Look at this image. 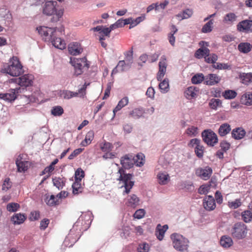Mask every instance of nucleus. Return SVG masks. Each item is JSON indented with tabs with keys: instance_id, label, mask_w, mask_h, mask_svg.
Wrapping results in <instances>:
<instances>
[{
	"instance_id": "nucleus-1",
	"label": "nucleus",
	"mask_w": 252,
	"mask_h": 252,
	"mask_svg": "<svg viewBox=\"0 0 252 252\" xmlns=\"http://www.w3.org/2000/svg\"><path fill=\"white\" fill-rule=\"evenodd\" d=\"M0 72L12 76H19L24 73V70L18 58L13 56L9 59L8 63L3 64Z\"/></svg>"
},
{
	"instance_id": "nucleus-2",
	"label": "nucleus",
	"mask_w": 252,
	"mask_h": 252,
	"mask_svg": "<svg viewBox=\"0 0 252 252\" xmlns=\"http://www.w3.org/2000/svg\"><path fill=\"white\" fill-rule=\"evenodd\" d=\"M57 1L55 0L47 1L45 2L43 7V14L48 16L55 14V16H53L51 19V22H52L58 21L63 13V9H60L58 10L57 8Z\"/></svg>"
},
{
	"instance_id": "nucleus-3",
	"label": "nucleus",
	"mask_w": 252,
	"mask_h": 252,
	"mask_svg": "<svg viewBox=\"0 0 252 252\" xmlns=\"http://www.w3.org/2000/svg\"><path fill=\"white\" fill-rule=\"evenodd\" d=\"M70 63L74 67V75L77 76L81 75L85 70L89 67L90 64L85 57L82 58L71 57Z\"/></svg>"
},
{
	"instance_id": "nucleus-4",
	"label": "nucleus",
	"mask_w": 252,
	"mask_h": 252,
	"mask_svg": "<svg viewBox=\"0 0 252 252\" xmlns=\"http://www.w3.org/2000/svg\"><path fill=\"white\" fill-rule=\"evenodd\" d=\"M170 238L173 247L177 251L184 252L188 249L189 241L183 235L174 233L171 235Z\"/></svg>"
},
{
	"instance_id": "nucleus-5",
	"label": "nucleus",
	"mask_w": 252,
	"mask_h": 252,
	"mask_svg": "<svg viewBox=\"0 0 252 252\" xmlns=\"http://www.w3.org/2000/svg\"><path fill=\"white\" fill-rule=\"evenodd\" d=\"M247 233V226L242 222H237L234 223L231 229L232 237L236 240H242L245 238Z\"/></svg>"
},
{
	"instance_id": "nucleus-6",
	"label": "nucleus",
	"mask_w": 252,
	"mask_h": 252,
	"mask_svg": "<svg viewBox=\"0 0 252 252\" xmlns=\"http://www.w3.org/2000/svg\"><path fill=\"white\" fill-rule=\"evenodd\" d=\"M33 76L30 74H26L18 78L11 79V82L16 83L19 85L21 89L22 93L27 90V87H31L32 85Z\"/></svg>"
},
{
	"instance_id": "nucleus-7",
	"label": "nucleus",
	"mask_w": 252,
	"mask_h": 252,
	"mask_svg": "<svg viewBox=\"0 0 252 252\" xmlns=\"http://www.w3.org/2000/svg\"><path fill=\"white\" fill-rule=\"evenodd\" d=\"M203 141L210 147H213L218 142L217 135L211 129L204 130L201 133Z\"/></svg>"
},
{
	"instance_id": "nucleus-8",
	"label": "nucleus",
	"mask_w": 252,
	"mask_h": 252,
	"mask_svg": "<svg viewBox=\"0 0 252 252\" xmlns=\"http://www.w3.org/2000/svg\"><path fill=\"white\" fill-rule=\"evenodd\" d=\"M21 93V89L20 88L10 89L7 93H0V99L6 102L11 103L17 98L18 94Z\"/></svg>"
},
{
	"instance_id": "nucleus-9",
	"label": "nucleus",
	"mask_w": 252,
	"mask_h": 252,
	"mask_svg": "<svg viewBox=\"0 0 252 252\" xmlns=\"http://www.w3.org/2000/svg\"><path fill=\"white\" fill-rule=\"evenodd\" d=\"M56 32V29L54 31H52L50 33V38L49 40H51L53 45L56 48L63 50L65 48L66 44L64 41L61 39L60 37H57L55 35V33Z\"/></svg>"
},
{
	"instance_id": "nucleus-10",
	"label": "nucleus",
	"mask_w": 252,
	"mask_h": 252,
	"mask_svg": "<svg viewBox=\"0 0 252 252\" xmlns=\"http://www.w3.org/2000/svg\"><path fill=\"white\" fill-rule=\"evenodd\" d=\"M237 29L240 32L249 33L252 32V20H244L237 25Z\"/></svg>"
},
{
	"instance_id": "nucleus-11",
	"label": "nucleus",
	"mask_w": 252,
	"mask_h": 252,
	"mask_svg": "<svg viewBox=\"0 0 252 252\" xmlns=\"http://www.w3.org/2000/svg\"><path fill=\"white\" fill-rule=\"evenodd\" d=\"M120 163L124 169H129L135 164L134 156L130 154L125 155L121 158Z\"/></svg>"
},
{
	"instance_id": "nucleus-12",
	"label": "nucleus",
	"mask_w": 252,
	"mask_h": 252,
	"mask_svg": "<svg viewBox=\"0 0 252 252\" xmlns=\"http://www.w3.org/2000/svg\"><path fill=\"white\" fill-rule=\"evenodd\" d=\"M212 172V169L209 166H206L205 169L198 168L195 171L196 176L204 180H207L209 179Z\"/></svg>"
},
{
	"instance_id": "nucleus-13",
	"label": "nucleus",
	"mask_w": 252,
	"mask_h": 252,
	"mask_svg": "<svg viewBox=\"0 0 252 252\" xmlns=\"http://www.w3.org/2000/svg\"><path fill=\"white\" fill-rule=\"evenodd\" d=\"M203 205L207 211H212L216 208L215 200L212 195L206 196L203 199Z\"/></svg>"
},
{
	"instance_id": "nucleus-14",
	"label": "nucleus",
	"mask_w": 252,
	"mask_h": 252,
	"mask_svg": "<svg viewBox=\"0 0 252 252\" xmlns=\"http://www.w3.org/2000/svg\"><path fill=\"white\" fill-rule=\"evenodd\" d=\"M221 79L216 74L210 73L205 76V81L204 84L208 86H213L220 82Z\"/></svg>"
},
{
	"instance_id": "nucleus-15",
	"label": "nucleus",
	"mask_w": 252,
	"mask_h": 252,
	"mask_svg": "<svg viewBox=\"0 0 252 252\" xmlns=\"http://www.w3.org/2000/svg\"><path fill=\"white\" fill-rule=\"evenodd\" d=\"M68 49L69 53L74 56L79 55L83 51L81 45L78 42L71 43L69 44Z\"/></svg>"
},
{
	"instance_id": "nucleus-16",
	"label": "nucleus",
	"mask_w": 252,
	"mask_h": 252,
	"mask_svg": "<svg viewBox=\"0 0 252 252\" xmlns=\"http://www.w3.org/2000/svg\"><path fill=\"white\" fill-rule=\"evenodd\" d=\"M246 132L242 127H238L233 129L231 131V136L233 138L236 140H240L244 138Z\"/></svg>"
},
{
	"instance_id": "nucleus-17",
	"label": "nucleus",
	"mask_w": 252,
	"mask_h": 252,
	"mask_svg": "<svg viewBox=\"0 0 252 252\" xmlns=\"http://www.w3.org/2000/svg\"><path fill=\"white\" fill-rule=\"evenodd\" d=\"M146 112V110L144 108L140 107L133 109L129 112V115L134 119H138L144 118V114Z\"/></svg>"
},
{
	"instance_id": "nucleus-18",
	"label": "nucleus",
	"mask_w": 252,
	"mask_h": 252,
	"mask_svg": "<svg viewBox=\"0 0 252 252\" xmlns=\"http://www.w3.org/2000/svg\"><path fill=\"white\" fill-rule=\"evenodd\" d=\"M168 228V226L165 224L162 226L160 224H158L156 227V236L157 238L161 241L163 239L164 234Z\"/></svg>"
},
{
	"instance_id": "nucleus-19",
	"label": "nucleus",
	"mask_w": 252,
	"mask_h": 252,
	"mask_svg": "<svg viewBox=\"0 0 252 252\" xmlns=\"http://www.w3.org/2000/svg\"><path fill=\"white\" fill-rule=\"evenodd\" d=\"M198 91L199 89L197 88L194 86H190L188 87L185 91L184 95L187 99H190L196 97V93Z\"/></svg>"
},
{
	"instance_id": "nucleus-20",
	"label": "nucleus",
	"mask_w": 252,
	"mask_h": 252,
	"mask_svg": "<svg viewBox=\"0 0 252 252\" xmlns=\"http://www.w3.org/2000/svg\"><path fill=\"white\" fill-rule=\"evenodd\" d=\"M159 70L157 74V78L158 81H161L166 70V63L164 61H160L158 63Z\"/></svg>"
},
{
	"instance_id": "nucleus-21",
	"label": "nucleus",
	"mask_w": 252,
	"mask_h": 252,
	"mask_svg": "<svg viewBox=\"0 0 252 252\" xmlns=\"http://www.w3.org/2000/svg\"><path fill=\"white\" fill-rule=\"evenodd\" d=\"M210 55V50L205 47H201L195 52L194 57L198 59Z\"/></svg>"
},
{
	"instance_id": "nucleus-22",
	"label": "nucleus",
	"mask_w": 252,
	"mask_h": 252,
	"mask_svg": "<svg viewBox=\"0 0 252 252\" xmlns=\"http://www.w3.org/2000/svg\"><path fill=\"white\" fill-rule=\"evenodd\" d=\"M52 181L54 186L57 188L59 190H61L65 186L66 179L64 177H55L53 178Z\"/></svg>"
},
{
	"instance_id": "nucleus-23",
	"label": "nucleus",
	"mask_w": 252,
	"mask_h": 252,
	"mask_svg": "<svg viewBox=\"0 0 252 252\" xmlns=\"http://www.w3.org/2000/svg\"><path fill=\"white\" fill-rule=\"evenodd\" d=\"M231 130V128L229 124L223 123L220 126L218 129V133L220 136L223 137L229 133Z\"/></svg>"
},
{
	"instance_id": "nucleus-24",
	"label": "nucleus",
	"mask_w": 252,
	"mask_h": 252,
	"mask_svg": "<svg viewBox=\"0 0 252 252\" xmlns=\"http://www.w3.org/2000/svg\"><path fill=\"white\" fill-rule=\"evenodd\" d=\"M27 216L25 214L17 213L11 218V220L14 224H20L24 222Z\"/></svg>"
},
{
	"instance_id": "nucleus-25",
	"label": "nucleus",
	"mask_w": 252,
	"mask_h": 252,
	"mask_svg": "<svg viewBox=\"0 0 252 252\" xmlns=\"http://www.w3.org/2000/svg\"><path fill=\"white\" fill-rule=\"evenodd\" d=\"M220 243L222 247L226 248H229L233 243L232 238L227 235L221 236Z\"/></svg>"
},
{
	"instance_id": "nucleus-26",
	"label": "nucleus",
	"mask_w": 252,
	"mask_h": 252,
	"mask_svg": "<svg viewBox=\"0 0 252 252\" xmlns=\"http://www.w3.org/2000/svg\"><path fill=\"white\" fill-rule=\"evenodd\" d=\"M140 199L136 195L132 194L128 198V206L131 208H135L139 205Z\"/></svg>"
},
{
	"instance_id": "nucleus-27",
	"label": "nucleus",
	"mask_w": 252,
	"mask_h": 252,
	"mask_svg": "<svg viewBox=\"0 0 252 252\" xmlns=\"http://www.w3.org/2000/svg\"><path fill=\"white\" fill-rule=\"evenodd\" d=\"M128 103V98L126 96L123 98L121 100H120L118 102V104L116 106V107L114 109L113 112V118L115 116L116 113L118 111L120 110L123 107L126 105Z\"/></svg>"
},
{
	"instance_id": "nucleus-28",
	"label": "nucleus",
	"mask_w": 252,
	"mask_h": 252,
	"mask_svg": "<svg viewBox=\"0 0 252 252\" xmlns=\"http://www.w3.org/2000/svg\"><path fill=\"white\" fill-rule=\"evenodd\" d=\"M241 102L246 105H252V92L244 94L241 98Z\"/></svg>"
},
{
	"instance_id": "nucleus-29",
	"label": "nucleus",
	"mask_w": 252,
	"mask_h": 252,
	"mask_svg": "<svg viewBox=\"0 0 252 252\" xmlns=\"http://www.w3.org/2000/svg\"><path fill=\"white\" fill-rule=\"evenodd\" d=\"M252 44L248 42H241L238 46L239 51L243 53L246 54L251 51Z\"/></svg>"
},
{
	"instance_id": "nucleus-30",
	"label": "nucleus",
	"mask_w": 252,
	"mask_h": 252,
	"mask_svg": "<svg viewBox=\"0 0 252 252\" xmlns=\"http://www.w3.org/2000/svg\"><path fill=\"white\" fill-rule=\"evenodd\" d=\"M239 78L242 80V83L245 85H248L252 82V73H242L239 75Z\"/></svg>"
},
{
	"instance_id": "nucleus-31",
	"label": "nucleus",
	"mask_w": 252,
	"mask_h": 252,
	"mask_svg": "<svg viewBox=\"0 0 252 252\" xmlns=\"http://www.w3.org/2000/svg\"><path fill=\"white\" fill-rule=\"evenodd\" d=\"M94 131L90 130L87 133L85 139L81 142V145L84 147L87 146L88 145L90 144L91 143L92 141L94 139Z\"/></svg>"
},
{
	"instance_id": "nucleus-32",
	"label": "nucleus",
	"mask_w": 252,
	"mask_h": 252,
	"mask_svg": "<svg viewBox=\"0 0 252 252\" xmlns=\"http://www.w3.org/2000/svg\"><path fill=\"white\" fill-rule=\"evenodd\" d=\"M209 106L211 109L216 110L218 107H222V101L218 98H212L209 102Z\"/></svg>"
},
{
	"instance_id": "nucleus-33",
	"label": "nucleus",
	"mask_w": 252,
	"mask_h": 252,
	"mask_svg": "<svg viewBox=\"0 0 252 252\" xmlns=\"http://www.w3.org/2000/svg\"><path fill=\"white\" fill-rule=\"evenodd\" d=\"M144 155L142 153L137 154L136 156H134V163L136 166L141 167L144 164Z\"/></svg>"
},
{
	"instance_id": "nucleus-34",
	"label": "nucleus",
	"mask_w": 252,
	"mask_h": 252,
	"mask_svg": "<svg viewBox=\"0 0 252 252\" xmlns=\"http://www.w3.org/2000/svg\"><path fill=\"white\" fill-rule=\"evenodd\" d=\"M242 220L246 223L252 220V212L250 210H245L241 214Z\"/></svg>"
},
{
	"instance_id": "nucleus-35",
	"label": "nucleus",
	"mask_w": 252,
	"mask_h": 252,
	"mask_svg": "<svg viewBox=\"0 0 252 252\" xmlns=\"http://www.w3.org/2000/svg\"><path fill=\"white\" fill-rule=\"evenodd\" d=\"M191 80L192 84H198L205 81V76L202 73H197L192 77Z\"/></svg>"
},
{
	"instance_id": "nucleus-36",
	"label": "nucleus",
	"mask_w": 252,
	"mask_h": 252,
	"mask_svg": "<svg viewBox=\"0 0 252 252\" xmlns=\"http://www.w3.org/2000/svg\"><path fill=\"white\" fill-rule=\"evenodd\" d=\"M0 15L1 17L4 18L8 24L12 20V15L10 13L9 11L5 9H1L0 10Z\"/></svg>"
},
{
	"instance_id": "nucleus-37",
	"label": "nucleus",
	"mask_w": 252,
	"mask_h": 252,
	"mask_svg": "<svg viewBox=\"0 0 252 252\" xmlns=\"http://www.w3.org/2000/svg\"><path fill=\"white\" fill-rule=\"evenodd\" d=\"M159 88L162 93H166L168 92L169 90V81L167 78H165L159 84Z\"/></svg>"
},
{
	"instance_id": "nucleus-38",
	"label": "nucleus",
	"mask_w": 252,
	"mask_h": 252,
	"mask_svg": "<svg viewBox=\"0 0 252 252\" xmlns=\"http://www.w3.org/2000/svg\"><path fill=\"white\" fill-rule=\"evenodd\" d=\"M45 202L50 206H54L58 204V200L56 199L54 195H50V197H49V196L46 195L45 198Z\"/></svg>"
},
{
	"instance_id": "nucleus-39",
	"label": "nucleus",
	"mask_w": 252,
	"mask_h": 252,
	"mask_svg": "<svg viewBox=\"0 0 252 252\" xmlns=\"http://www.w3.org/2000/svg\"><path fill=\"white\" fill-rule=\"evenodd\" d=\"M237 93L232 90H227L222 93V96L226 99L234 98L237 96Z\"/></svg>"
},
{
	"instance_id": "nucleus-40",
	"label": "nucleus",
	"mask_w": 252,
	"mask_h": 252,
	"mask_svg": "<svg viewBox=\"0 0 252 252\" xmlns=\"http://www.w3.org/2000/svg\"><path fill=\"white\" fill-rule=\"evenodd\" d=\"M72 193L74 195L78 194L79 192H82V186L81 181H75L72 185Z\"/></svg>"
},
{
	"instance_id": "nucleus-41",
	"label": "nucleus",
	"mask_w": 252,
	"mask_h": 252,
	"mask_svg": "<svg viewBox=\"0 0 252 252\" xmlns=\"http://www.w3.org/2000/svg\"><path fill=\"white\" fill-rule=\"evenodd\" d=\"M38 33L41 35L47 36L49 35L50 36V33L52 31H53V29L52 28H47V27H39L36 28Z\"/></svg>"
},
{
	"instance_id": "nucleus-42",
	"label": "nucleus",
	"mask_w": 252,
	"mask_h": 252,
	"mask_svg": "<svg viewBox=\"0 0 252 252\" xmlns=\"http://www.w3.org/2000/svg\"><path fill=\"white\" fill-rule=\"evenodd\" d=\"M133 177V174L130 173H126L124 175L120 176L118 180L122 181L124 185L129 184V182H133L131 180Z\"/></svg>"
},
{
	"instance_id": "nucleus-43",
	"label": "nucleus",
	"mask_w": 252,
	"mask_h": 252,
	"mask_svg": "<svg viewBox=\"0 0 252 252\" xmlns=\"http://www.w3.org/2000/svg\"><path fill=\"white\" fill-rule=\"evenodd\" d=\"M90 83L86 84L85 83L84 85L78 90V92H72L71 95L73 97H76L79 94H80V97H83L86 94V90L87 88V86L89 85Z\"/></svg>"
},
{
	"instance_id": "nucleus-44",
	"label": "nucleus",
	"mask_w": 252,
	"mask_h": 252,
	"mask_svg": "<svg viewBox=\"0 0 252 252\" xmlns=\"http://www.w3.org/2000/svg\"><path fill=\"white\" fill-rule=\"evenodd\" d=\"M85 174L84 171L81 168H77L74 174L75 181H81L82 178L85 177Z\"/></svg>"
},
{
	"instance_id": "nucleus-45",
	"label": "nucleus",
	"mask_w": 252,
	"mask_h": 252,
	"mask_svg": "<svg viewBox=\"0 0 252 252\" xmlns=\"http://www.w3.org/2000/svg\"><path fill=\"white\" fill-rule=\"evenodd\" d=\"M51 113L53 116H60L63 113V109L61 106H56L52 107Z\"/></svg>"
},
{
	"instance_id": "nucleus-46",
	"label": "nucleus",
	"mask_w": 252,
	"mask_h": 252,
	"mask_svg": "<svg viewBox=\"0 0 252 252\" xmlns=\"http://www.w3.org/2000/svg\"><path fill=\"white\" fill-rule=\"evenodd\" d=\"M213 24V20H210L202 27L201 32L203 33H208L212 31V25Z\"/></svg>"
},
{
	"instance_id": "nucleus-47",
	"label": "nucleus",
	"mask_w": 252,
	"mask_h": 252,
	"mask_svg": "<svg viewBox=\"0 0 252 252\" xmlns=\"http://www.w3.org/2000/svg\"><path fill=\"white\" fill-rule=\"evenodd\" d=\"M157 176L160 184L165 185L167 184L169 177L168 174L160 173H158Z\"/></svg>"
},
{
	"instance_id": "nucleus-48",
	"label": "nucleus",
	"mask_w": 252,
	"mask_h": 252,
	"mask_svg": "<svg viewBox=\"0 0 252 252\" xmlns=\"http://www.w3.org/2000/svg\"><path fill=\"white\" fill-rule=\"evenodd\" d=\"M213 67L218 69H231V65L228 63H217L216 64H213Z\"/></svg>"
},
{
	"instance_id": "nucleus-49",
	"label": "nucleus",
	"mask_w": 252,
	"mask_h": 252,
	"mask_svg": "<svg viewBox=\"0 0 252 252\" xmlns=\"http://www.w3.org/2000/svg\"><path fill=\"white\" fill-rule=\"evenodd\" d=\"M204 147L203 145H198L197 147H195L194 152L195 155L199 158H201L203 157Z\"/></svg>"
},
{
	"instance_id": "nucleus-50",
	"label": "nucleus",
	"mask_w": 252,
	"mask_h": 252,
	"mask_svg": "<svg viewBox=\"0 0 252 252\" xmlns=\"http://www.w3.org/2000/svg\"><path fill=\"white\" fill-rule=\"evenodd\" d=\"M20 208V205L17 203H9L7 205L6 209L10 212H15Z\"/></svg>"
},
{
	"instance_id": "nucleus-51",
	"label": "nucleus",
	"mask_w": 252,
	"mask_h": 252,
	"mask_svg": "<svg viewBox=\"0 0 252 252\" xmlns=\"http://www.w3.org/2000/svg\"><path fill=\"white\" fill-rule=\"evenodd\" d=\"M192 13V11L191 9H186L183 11L182 13L178 14L177 16L179 17H182V19H188L191 17Z\"/></svg>"
},
{
	"instance_id": "nucleus-52",
	"label": "nucleus",
	"mask_w": 252,
	"mask_h": 252,
	"mask_svg": "<svg viewBox=\"0 0 252 252\" xmlns=\"http://www.w3.org/2000/svg\"><path fill=\"white\" fill-rule=\"evenodd\" d=\"M237 18V16L235 15L234 13H229L226 14L224 18H223V21L227 22H233L235 21H236Z\"/></svg>"
},
{
	"instance_id": "nucleus-53",
	"label": "nucleus",
	"mask_w": 252,
	"mask_h": 252,
	"mask_svg": "<svg viewBox=\"0 0 252 252\" xmlns=\"http://www.w3.org/2000/svg\"><path fill=\"white\" fill-rule=\"evenodd\" d=\"M218 56L215 54H210L209 56L205 57V61L209 63L215 64L218 60Z\"/></svg>"
},
{
	"instance_id": "nucleus-54",
	"label": "nucleus",
	"mask_w": 252,
	"mask_h": 252,
	"mask_svg": "<svg viewBox=\"0 0 252 252\" xmlns=\"http://www.w3.org/2000/svg\"><path fill=\"white\" fill-rule=\"evenodd\" d=\"M132 53L133 51L131 50L129 53H127L126 56L125 62L126 63L127 69H129L131 67V65L133 62Z\"/></svg>"
},
{
	"instance_id": "nucleus-55",
	"label": "nucleus",
	"mask_w": 252,
	"mask_h": 252,
	"mask_svg": "<svg viewBox=\"0 0 252 252\" xmlns=\"http://www.w3.org/2000/svg\"><path fill=\"white\" fill-rule=\"evenodd\" d=\"M72 92L68 90H63L60 92V96L64 99H69L72 97Z\"/></svg>"
},
{
	"instance_id": "nucleus-56",
	"label": "nucleus",
	"mask_w": 252,
	"mask_h": 252,
	"mask_svg": "<svg viewBox=\"0 0 252 252\" xmlns=\"http://www.w3.org/2000/svg\"><path fill=\"white\" fill-rule=\"evenodd\" d=\"M16 164L17 167L18 171L19 172H25L27 170V168L25 166V162L24 161H19L17 160L16 161Z\"/></svg>"
},
{
	"instance_id": "nucleus-57",
	"label": "nucleus",
	"mask_w": 252,
	"mask_h": 252,
	"mask_svg": "<svg viewBox=\"0 0 252 252\" xmlns=\"http://www.w3.org/2000/svg\"><path fill=\"white\" fill-rule=\"evenodd\" d=\"M146 214V211L144 209H139L135 211L133 214L134 218L141 219L143 218Z\"/></svg>"
},
{
	"instance_id": "nucleus-58",
	"label": "nucleus",
	"mask_w": 252,
	"mask_h": 252,
	"mask_svg": "<svg viewBox=\"0 0 252 252\" xmlns=\"http://www.w3.org/2000/svg\"><path fill=\"white\" fill-rule=\"evenodd\" d=\"M149 246L146 243L140 244L137 248V252H149Z\"/></svg>"
},
{
	"instance_id": "nucleus-59",
	"label": "nucleus",
	"mask_w": 252,
	"mask_h": 252,
	"mask_svg": "<svg viewBox=\"0 0 252 252\" xmlns=\"http://www.w3.org/2000/svg\"><path fill=\"white\" fill-rule=\"evenodd\" d=\"M117 67H119V70L121 72L126 71L129 69H127V67L126 66V63L125 62V61H119L118 64H117Z\"/></svg>"
},
{
	"instance_id": "nucleus-60",
	"label": "nucleus",
	"mask_w": 252,
	"mask_h": 252,
	"mask_svg": "<svg viewBox=\"0 0 252 252\" xmlns=\"http://www.w3.org/2000/svg\"><path fill=\"white\" fill-rule=\"evenodd\" d=\"M241 205V202L240 199H236L234 201L229 202L228 206L230 208L236 209Z\"/></svg>"
},
{
	"instance_id": "nucleus-61",
	"label": "nucleus",
	"mask_w": 252,
	"mask_h": 252,
	"mask_svg": "<svg viewBox=\"0 0 252 252\" xmlns=\"http://www.w3.org/2000/svg\"><path fill=\"white\" fill-rule=\"evenodd\" d=\"M198 128L197 127L192 126L187 129V133L190 136H195L197 133Z\"/></svg>"
},
{
	"instance_id": "nucleus-62",
	"label": "nucleus",
	"mask_w": 252,
	"mask_h": 252,
	"mask_svg": "<svg viewBox=\"0 0 252 252\" xmlns=\"http://www.w3.org/2000/svg\"><path fill=\"white\" fill-rule=\"evenodd\" d=\"M210 189V186L203 185L198 189V193L200 194H206Z\"/></svg>"
},
{
	"instance_id": "nucleus-63",
	"label": "nucleus",
	"mask_w": 252,
	"mask_h": 252,
	"mask_svg": "<svg viewBox=\"0 0 252 252\" xmlns=\"http://www.w3.org/2000/svg\"><path fill=\"white\" fill-rule=\"evenodd\" d=\"M220 145L221 150L225 152H226L230 147V143L224 140L221 141Z\"/></svg>"
},
{
	"instance_id": "nucleus-64",
	"label": "nucleus",
	"mask_w": 252,
	"mask_h": 252,
	"mask_svg": "<svg viewBox=\"0 0 252 252\" xmlns=\"http://www.w3.org/2000/svg\"><path fill=\"white\" fill-rule=\"evenodd\" d=\"M84 150V149L78 148L73 151L72 153L68 156V158L69 159H72L75 157L79 155Z\"/></svg>"
}]
</instances>
